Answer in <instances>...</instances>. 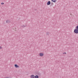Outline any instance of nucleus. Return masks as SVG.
Masks as SVG:
<instances>
[{"instance_id":"obj_10","label":"nucleus","mask_w":78,"mask_h":78,"mask_svg":"<svg viewBox=\"0 0 78 78\" xmlns=\"http://www.w3.org/2000/svg\"><path fill=\"white\" fill-rule=\"evenodd\" d=\"M1 4L2 5H4V3H3V2L1 3Z\"/></svg>"},{"instance_id":"obj_11","label":"nucleus","mask_w":78,"mask_h":78,"mask_svg":"<svg viewBox=\"0 0 78 78\" xmlns=\"http://www.w3.org/2000/svg\"><path fill=\"white\" fill-rule=\"evenodd\" d=\"M2 47L1 46H0V49H2Z\"/></svg>"},{"instance_id":"obj_12","label":"nucleus","mask_w":78,"mask_h":78,"mask_svg":"<svg viewBox=\"0 0 78 78\" xmlns=\"http://www.w3.org/2000/svg\"><path fill=\"white\" fill-rule=\"evenodd\" d=\"M63 54V55H64V54H66V52H64Z\"/></svg>"},{"instance_id":"obj_1","label":"nucleus","mask_w":78,"mask_h":78,"mask_svg":"<svg viewBox=\"0 0 78 78\" xmlns=\"http://www.w3.org/2000/svg\"><path fill=\"white\" fill-rule=\"evenodd\" d=\"M35 76L34 75H32L30 76V78H34Z\"/></svg>"},{"instance_id":"obj_6","label":"nucleus","mask_w":78,"mask_h":78,"mask_svg":"<svg viewBox=\"0 0 78 78\" xmlns=\"http://www.w3.org/2000/svg\"><path fill=\"white\" fill-rule=\"evenodd\" d=\"M35 78H39V76L38 75H36L35 76Z\"/></svg>"},{"instance_id":"obj_4","label":"nucleus","mask_w":78,"mask_h":78,"mask_svg":"<svg viewBox=\"0 0 78 78\" xmlns=\"http://www.w3.org/2000/svg\"><path fill=\"white\" fill-rule=\"evenodd\" d=\"M15 67H16V68H18L19 67V66H17V64H15Z\"/></svg>"},{"instance_id":"obj_7","label":"nucleus","mask_w":78,"mask_h":78,"mask_svg":"<svg viewBox=\"0 0 78 78\" xmlns=\"http://www.w3.org/2000/svg\"><path fill=\"white\" fill-rule=\"evenodd\" d=\"M52 2H56V0H51Z\"/></svg>"},{"instance_id":"obj_9","label":"nucleus","mask_w":78,"mask_h":78,"mask_svg":"<svg viewBox=\"0 0 78 78\" xmlns=\"http://www.w3.org/2000/svg\"><path fill=\"white\" fill-rule=\"evenodd\" d=\"M46 34L47 35H48L49 34V33H47Z\"/></svg>"},{"instance_id":"obj_8","label":"nucleus","mask_w":78,"mask_h":78,"mask_svg":"<svg viewBox=\"0 0 78 78\" xmlns=\"http://www.w3.org/2000/svg\"><path fill=\"white\" fill-rule=\"evenodd\" d=\"M26 26H25L24 25H23L21 26V27H22V28H25V27Z\"/></svg>"},{"instance_id":"obj_3","label":"nucleus","mask_w":78,"mask_h":78,"mask_svg":"<svg viewBox=\"0 0 78 78\" xmlns=\"http://www.w3.org/2000/svg\"><path fill=\"white\" fill-rule=\"evenodd\" d=\"M51 3L50 1H49L47 3V5H50V4Z\"/></svg>"},{"instance_id":"obj_2","label":"nucleus","mask_w":78,"mask_h":78,"mask_svg":"<svg viewBox=\"0 0 78 78\" xmlns=\"http://www.w3.org/2000/svg\"><path fill=\"white\" fill-rule=\"evenodd\" d=\"M39 55L40 56H44V53H40Z\"/></svg>"},{"instance_id":"obj_13","label":"nucleus","mask_w":78,"mask_h":78,"mask_svg":"<svg viewBox=\"0 0 78 78\" xmlns=\"http://www.w3.org/2000/svg\"><path fill=\"white\" fill-rule=\"evenodd\" d=\"M70 15H72V14H70Z\"/></svg>"},{"instance_id":"obj_5","label":"nucleus","mask_w":78,"mask_h":78,"mask_svg":"<svg viewBox=\"0 0 78 78\" xmlns=\"http://www.w3.org/2000/svg\"><path fill=\"white\" fill-rule=\"evenodd\" d=\"M9 22H10V21H9V20H7L6 21V23H9Z\"/></svg>"}]
</instances>
